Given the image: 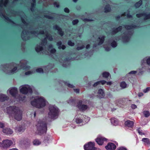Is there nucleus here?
<instances>
[{"instance_id": "f257e3e1", "label": "nucleus", "mask_w": 150, "mask_h": 150, "mask_svg": "<svg viewBox=\"0 0 150 150\" xmlns=\"http://www.w3.org/2000/svg\"><path fill=\"white\" fill-rule=\"evenodd\" d=\"M6 110L9 117L13 116L14 119L18 121L22 120L23 112L18 107L10 106L7 108Z\"/></svg>"}, {"instance_id": "f03ea898", "label": "nucleus", "mask_w": 150, "mask_h": 150, "mask_svg": "<svg viewBox=\"0 0 150 150\" xmlns=\"http://www.w3.org/2000/svg\"><path fill=\"white\" fill-rule=\"evenodd\" d=\"M38 134L41 135L45 134L47 130V124L44 121L40 120L36 125Z\"/></svg>"}, {"instance_id": "7ed1b4c3", "label": "nucleus", "mask_w": 150, "mask_h": 150, "mask_svg": "<svg viewBox=\"0 0 150 150\" xmlns=\"http://www.w3.org/2000/svg\"><path fill=\"white\" fill-rule=\"evenodd\" d=\"M31 105L34 107L40 108L46 105V100L43 97H40L31 101Z\"/></svg>"}, {"instance_id": "20e7f679", "label": "nucleus", "mask_w": 150, "mask_h": 150, "mask_svg": "<svg viewBox=\"0 0 150 150\" xmlns=\"http://www.w3.org/2000/svg\"><path fill=\"white\" fill-rule=\"evenodd\" d=\"M49 109V112L48 113L49 117L51 119H54L56 117L58 116L59 109L56 106H50Z\"/></svg>"}, {"instance_id": "39448f33", "label": "nucleus", "mask_w": 150, "mask_h": 150, "mask_svg": "<svg viewBox=\"0 0 150 150\" xmlns=\"http://www.w3.org/2000/svg\"><path fill=\"white\" fill-rule=\"evenodd\" d=\"M12 144V141L8 139L4 140L2 142H0V147L6 149L9 147Z\"/></svg>"}, {"instance_id": "423d86ee", "label": "nucleus", "mask_w": 150, "mask_h": 150, "mask_svg": "<svg viewBox=\"0 0 150 150\" xmlns=\"http://www.w3.org/2000/svg\"><path fill=\"white\" fill-rule=\"evenodd\" d=\"M82 100H79L77 103V107L80 111L84 112L86 110L88 107L86 105L82 104Z\"/></svg>"}, {"instance_id": "0eeeda50", "label": "nucleus", "mask_w": 150, "mask_h": 150, "mask_svg": "<svg viewBox=\"0 0 150 150\" xmlns=\"http://www.w3.org/2000/svg\"><path fill=\"white\" fill-rule=\"evenodd\" d=\"M28 87L25 86H23L20 89V92L22 94H26L28 93L31 94L33 92L32 88L28 85Z\"/></svg>"}, {"instance_id": "6e6552de", "label": "nucleus", "mask_w": 150, "mask_h": 150, "mask_svg": "<svg viewBox=\"0 0 150 150\" xmlns=\"http://www.w3.org/2000/svg\"><path fill=\"white\" fill-rule=\"evenodd\" d=\"M94 146V143L89 142L88 144L84 145V149L85 150H95L96 148Z\"/></svg>"}, {"instance_id": "1a4fd4ad", "label": "nucleus", "mask_w": 150, "mask_h": 150, "mask_svg": "<svg viewBox=\"0 0 150 150\" xmlns=\"http://www.w3.org/2000/svg\"><path fill=\"white\" fill-rule=\"evenodd\" d=\"M53 28L55 30L58 31V34L61 36H62L64 35V32L62 29L58 25H55L53 26Z\"/></svg>"}, {"instance_id": "9d476101", "label": "nucleus", "mask_w": 150, "mask_h": 150, "mask_svg": "<svg viewBox=\"0 0 150 150\" xmlns=\"http://www.w3.org/2000/svg\"><path fill=\"white\" fill-rule=\"evenodd\" d=\"M115 145L113 143H109L105 146V149L108 150H115L116 148Z\"/></svg>"}, {"instance_id": "9b49d317", "label": "nucleus", "mask_w": 150, "mask_h": 150, "mask_svg": "<svg viewBox=\"0 0 150 150\" xmlns=\"http://www.w3.org/2000/svg\"><path fill=\"white\" fill-rule=\"evenodd\" d=\"M9 92L12 96L16 97L18 93L17 88L15 87H13L10 89Z\"/></svg>"}, {"instance_id": "f8f14e48", "label": "nucleus", "mask_w": 150, "mask_h": 150, "mask_svg": "<svg viewBox=\"0 0 150 150\" xmlns=\"http://www.w3.org/2000/svg\"><path fill=\"white\" fill-rule=\"evenodd\" d=\"M96 142L99 145H102L104 141L106 140V139L105 138L99 137L97 138L96 140Z\"/></svg>"}, {"instance_id": "ddd939ff", "label": "nucleus", "mask_w": 150, "mask_h": 150, "mask_svg": "<svg viewBox=\"0 0 150 150\" xmlns=\"http://www.w3.org/2000/svg\"><path fill=\"white\" fill-rule=\"evenodd\" d=\"M3 132L6 135H10L13 133V131L10 128H6L4 129L3 130Z\"/></svg>"}, {"instance_id": "4468645a", "label": "nucleus", "mask_w": 150, "mask_h": 150, "mask_svg": "<svg viewBox=\"0 0 150 150\" xmlns=\"http://www.w3.org/2000/svg\"><path fill=\"white\" fill-rule=\"evenodd\" d=\"M134 124L132 121L129 120H127L125 122V125L126 127L132 128Z\"/></svg>"}, {"instance_id": "2eb2a0df", "label": "nucleus", "mask_w": 150, "mask_h": 150, "mask_svg": "<svg viewBox=\"0 0 150 150\" xmlns=\"http://www.w3.org/2000/svg\"><path fill=\"white\" fill-rule=\"evenodd\" d=\"M98 98L100 99L103 98L105 96L104 92L102 89L100 88L98 89Z\"/></svg>"}, {"instance_id": "dca6fc26", "label": "nucleus", "mask_w": 150, "mask_h": 150, "mask_svg": "<svg viewBox=\"0 0 150 150\" xmlns=\"http://www.w3.org/2000/svg\"><path fill=\"white\" fill-rule=\"evenodd\" d=\"M9 97L6 95L4 94H0V101L4 102L8 100Z\"/></svg>"}, {"instance_id": "f3484780", "label": "nucleus", "mask_w": 150, "mask_h": 150, "mask_svg": "<svg viewBox=\"0 0 150 150\" xmlns=\"http://www.w3.org/2000/svg\"><path fill=\"white\" fill-rule=\"evenodd\" d=\"M125 28L127 30H130L134 29L137 27V25L132 24L129 25H125Z\"/></svg>"}, {"instance_id": "a211bd4d", "label": "nucleus", "mask_w": 150, "mask_h": 150, "mask_svg": "<svg viewBox=\"0 0 150 150\" xmlns=\"http://www.w3.org/2000/svg\"><path fill=\"white\" fill-rule=\"evenodd\" d=\"M142 141L145 145L150 146V140L149 138H144L142 139Z\"/></svg>"}, {"instance_id": "6ab92c4d", "label": "nucleus", "mask_w": 150, "mask_h": 150, "mask_svg": "<svg viewBox=\"0 0 150 150\" xmlns=\"http://www.w3.org/2000/svg\"><path fill=\"white\" fill-rule=\"evenodd\" d=\"M57 45L58 47V48L59 49H62V50H64L66 48V47L65 45H62V42L61 41L58 42L57 43Z\"/></svg>"}, {"instance_id": "aec40b11", "label": "nucleus", "mask_w": 150, "mask_h": 150, "mask_svg": "<svg viewBox=\"0 0 150 150\" xmlns=\"http://www.w3.org/2000/svg\"><path fill=\"white\" fill-rule=\"evenodd\" d=\"M122 29V26H119L117 28H113L112 31V33H113L116 34L118 32L120 31Z\"/></svg>"}, {"instance_id": "412c9836", "label": "nucleus", "mask_w": 150, "mask_h": 150, "mask_svg": "<svg viewBox=\"0 0 150 150\" xmlns=\"http://www.w3.org/2000/svg\"><path fill=\"white\" fill-rule=\"evenodd\" d=\"M131 32L130 31H128L127 33V35L122 37V39L124 41L126 42H128L129 37L128 35Z\"/></svg>"}, {"instance_id": "4be33fe9", "label": "nucleus", "mask_w": 150, "mask_h": 150, "mask_svg": "<svg viewBox=\"0 0 150 150\" xmlns=\"http://www.w3.org/2000/svg\"><path fill=\"white\" fill-rule=\"evenodd\" d=\"M111 8L109 4L106 5L104 7V12L107 13L110 11Z\"/></svg>"}, {"instance_id": "5701e85b", "label": "nucleus", "mask_w": 150, "mask_h": 150, "mask_svg": "<svg viewBox=\"0 0 150 150\" xmlns=\"http://www.w3.org/2000/svg\"><path fill=\"white\" fill-rule=\"evenodd\" d=\"M144 15L143 16L144 17V20H146L149 19H150V13H147L146 12H143Z\"/></svg>"}, {"instance_id": "b1692460", "label": "nucleus", "mask_w": 150, "mask_h": 150, "mask_svg": "<svg viewBox=\"0 0 150 150\" xmlns=\"http://www.w3.org/2000/svg\"><path fill=\"white\" fill-rule=\"evenodd\" d=\"M143 3L142 0H140L138 2H136L134 4V6L136 8H138L141 6Z\"/></svg>"}, {"instance_id": "393cba45", "label": "nucleus", "mask_w": 150, "mask_h": 150, "mask_svg": "<svg viewBox=\"0 0 150 150\" xmlns=\"http://www.w3.org/2000/svg\"><path fill=\"white\" fill-rule=\"evenodd\" d=\"M48 49H51L50 50L51 53L54 54L55 53L56 50L55 49L53 48V46L52 45L50 44L48 46Z\"/></svg>"}, {"instance_id": "a878e982", "label": "nucleus", "mask_w": 150, "mask_h": 150, "mask_svg": "<svg viewBox=\"0 0 150 150\" xmlns=\"http://www.w3.org/2000/svg\"><path fill=\"white\" fill-rule=\"evenodd\" d=\"M43 49V48L42 46L40 45H38L37 46L35 47V51L37 52H39L42 51Z\"/></svg>"}, {"instance_id": "bb28decb", "label": "nucleus", "mask_w": 150, "mask_h": 150, "mask_svg": "<svg viewBox=\"0 0 150 150\" xmlns=\"http://www.w3.org/2000/svg\"><path fill=\"white\" fill-rule=\"evenodd\" d=\"M105 37L104 35L102 36L101 37H99L98 39L99 40V42L98 43V45H100L102 44L104 42Z\"/></svg>"}, {"instance_id": "cd10ccee", "label": "nucleus", "mask_w": 150, "mask_h": 150, "mask_svg": "<svg viewBox=\"0 0 150 150\" xmlns=\"http://www.w3.org/2000/svg\"><path fill=\"white\" fill-rule=\"evenodd\" d=\"M111 123L114 125H116L118 123L117 120L115 118H112L111 119Z\"/></svg>"}, {"instance_id": "c85d7f7f", "label": "nucleus", "mask_w": 150, "mask_h": 150, "mask_svg": "<svg viewBox=\"0 0 150 150\" xmlns=\"http://www.w3.org/2000/svg\"><path fill=\"white\" fill-rule=\"evenodd\" d=\"M3 16L5 20L9 22L10 23H13V24H16V23L14 22L13 21H12L11 19H10L8 17L5 16L4 14H2V15Z\"/></svg>"}, {"instance_id": "c756f323", "label": "nucleus", "mask_w": 150, "mask_h": 150, "mask_svg": "<svg viewBox=\"0 0 150 150\" xmlns=\"http://www.w3.org/2000/svg\"><path fill=\"white\" fill-rule=\"evenodd\" d=\"M143 113L144 116L146 117H148L150 115V112L147 110H144L143 111Z\"/></svg>"}, {"instance_id": "7c9ffc66", "label": "nucleus", "mask_w": 150, "mask_h": 150, "mask_svg": "<svg viewBox=\"0 0 150 150\" xmlns=\"http://www.w3.org/2000/svg\"><path fill=\"white\" fill-rule=\"evenodd\" d=\"M46 37L49 41H51L52 40L53 38L52 35L48 33L47 32L46 34Z\"/></svg>"}, {"instance_id": "2f4dec72", "label": "nucleus", "mask_w": 150, "mask_h": 150, "mask_svg": "<svg viewBox=\"0 0 150 150\" xmlns=\"http://www.w3.org/2000/svg\"><path fill=\"white\" fill-rule=\"evenodd\" d=\"M33 143L34 145H38L41 143V142L39 140L36 139L33 141Z\"/></svg>"}, {"instance_id": "473e14b6", "label": "nucleus", "mask_w": 150, "mask_h": 150, "mask_svg": "<svg viewBox=\"0 0 150 150\" xmlns=\"http://www.w3.org/2000/svg\"><path fill=\"white\" fill-rule=\"evenodd\" d=\"M127 84L125 81H122L120 83V86L122 88H125L126 87Z\"/></svg>"}, {"instance_id": "72a5a7b5", "label": "nucleus", "mask_w": 150, "mask_h": 150, "mask_svg": "<svg viewBox=\"0 0 150 150\" xmlns=\"http://www.w3.org/2000/svg\"><path fill=\"white\" fill-rule=\"evenodd\" d=\"M111 46L113 48H115L117 47V44L115 40H113L111 43Z\"/></svg>"}, {"instance_id": "f704fd0d", "label": "nucleus", "mask_w": 150, "mask_h": 150, "mask_svg": "<svg viewBox=\"0 0 150 150\" xmlns=\"http://www.w3.org/2000/svg\"><path fill=\"white\" fill-rule=\"evenodd\" d=\"M110 75V74L107 72H104L103 73V77H105L106 78H107L108 77L109 75Z\"/></svg>"}, {"instance_id": "c9c22d12", "label": "nucleus", "mask_w": 150, "mask_h": 150, "mask_svg": "<svg viewBox=\"0 0 150 150\" xmlns=\"http://www.w3.org/2000/svg\"><path fill=\"white\" fill-rule=\"evenodd\" d=\"M36 6V3H31V7L30 8V10L31 11H34V9L35 8Z\"/></svg>"}, {"instance_id": "e433bc0d", "label": "nucleus", "mask_w": 150, "mask_h": 150, "mask_svg": "<svg viewBox=\"0 0 150 150\" xmlns=\"http://www.w3.org/2000/svg\"><path fill=\"white\" fill-rule=\"evenodd\" d=\"M83 120L80 118H77L76 119V122L77 124L83 122Z\"/></svg>"}, {"instance_id": "4c0bfd02", "label": "nucleus", "mask_w": 150, "mask_h": 150, "mask_svg": "<svg viewBox=\"0 0 150 150\" xmlns=\"http://www.w3.org/2000/svg\"><path fill=\"white\" fill-rule=\"evenodd\" d=\"M68 45L70 46H74L75 44L74 42H72L71 40H69L68 42Z\"/></svg>"}, {"instance_id": "58836bf2", "label": "nucleus", "mask_w": 150, "mask_h": 150, "mask_svg": "<svg viewBox=\"0 0 150 150\" xmlns=\"http://www.w3.org/2000/svg\"><path fill=\"white\" fill-rule=\"evenodd\" d=\"M66 85H67L69 87L73 88L74 87V86L73 85L67 83V82L64 83Z\"/></svg>"}, {"instance_id": "ea45409f", "label": "nucleus", "mask_w": 150, "mask_h": 150, "mask_svg": "<svg viewBox=\"0 0 150 150\" xmlns=\"http://www.w3.org/2000/svg\"><path fill=\"white\" fill-rule=\"evenodd\" d=\"M36 71L38 73H42L43 72V70L42 68H37L36 69Z\"/></svg>"}, {"instance_id": "a19ab883", "label": "nucleus", "mask_w": 150, "mask_h": 150, "mask_svg": "<svg viewBox=\"0 0 150 150\" xmlns=\"http://www.w3.org/2000/svg\"><path fill=\"white\" fill-rule=\"evenodd\" d=\"M79 21L77 19H76L72 21V23L73 25H75L78 23Z\"/></svg>"}, {"instance_id": "79ce46f5", "label": "nucleus", "mask_w": 150, "mask_h": 150, "mask_svg": "<svg viewBox=\"0 0 150 150\" xmlns=\"http://www.w3.org/2000/svg\"><path fill=\"white\" fill-rule=\"evenodd\" d=\"M8 1V0H5L4 2H3L1 3V6H2V4L4 6H6Z\"/></svg>"}, {"instance_id": "37998d69", "label": "nucleus", "mask_w": 150, "mask_h": 150, "mask_svg": "<svg viewBox=\"0 0 150 150\" xmlns=\"http://www.w3.org/2000/svg\"><path fill=\"white\" fill-rule=\"evenodd\" d=\"M17 69V67H15L12 69L11 70L10 73L11 74L14 73L16 70Z\"/></svg>"}, {"instance_id": "c03bdc74", "label": "nucleus", "mask_w": 150, "mask_h": 150, "mask_svg": "<svg viewBox=\"0 0 150 150\" xmlns=\"http://www.w3.org/2000/svg\"><path fill=\"white\" fill-rule=\"evenodd\" d=\"M143 13V12L142 13H140L136 14V16L138 18H139L142 16H143V15H144Z\"/></svg>"}, {"instance_id": "a18cd8bd", "label": "nucleus", "mask_w": 150, "mask_h": 150, "mask_svg": "<svg viewBox=\"0 0 150 150\" xmlns=\"http://www.w3.org/2000/svg\"><path fill=\"white\" fill-rule=\"evenodd\" d=\"M84 45H83L81 46L80 47H77L76 48V49L78 50H81L83 49L84 48Z\"/></svg>"}, {"instance_id": "49530a36", "label": "nucleus", "mask_w": 150, "mask_h": 150, "mask_svg": "<svg viewBox=\"0 0 150 150\" xmlns=\"http://www.w3.org/2000/svg\"><path fill=\"white\" fill-rule=\"evenodd\" d=\"M47 43V40L46 39H44L42 40L41 42V44L42 45L44 44H46Z\"/></svg>"}, {"instance_id": "de8ad7c7", "label": "nucleus", "mask_w": 150, "mask_h": 150, "mask_svg": "<svg viewBox=\"0 0 150 150\" xmlns=\"http://www.w3.org/2000/svg\"><path fill=\"white\" fill-rule=\"evenodd\" d=\"M138 133L141 135H144L145 134L144 133L142 132V130H140V128H139L137 130Z\"/></svg>"}, {"instance_id": "09e8293b", "label": "nucleus", "mask_w": 150, "mask_h": 150, "mask_svg": "<svg viewBox=\"0 0 150 150\" xmlns=\"http://www.w3.org/2000/svg\"><path fill=\"white\" fill-rule=\"evenodd\" d=\"M44 17L47 18L49 19H54V17L50 15H45L44 16Z\"/></svg>"}, {"instance_id": "8fccbe9b", "label": "nucleus", "mask_w": 150, "mask_h": 150, "mask_svg": "<svg viewBox=\"0 0 150 150\" xmlns=\"http://www.w3.org/2000/svg\"><path fill=\"white\" fill-rule=\"evenodd\" d=\"M83 20V21H84V22H86V21H87V22L91 21H93V20H92V19H88V18H84Z\"/></svg>"}, {"instance_id": "3c124183", "label": "nucleus", "mask_w": 150, "mask_h": 150, "mask_svg": "<svg viewBox=\"0 0 150 150\" xmlns=\"http://www.w3.org/2000/svg\"><path fill=\"white\" fill-rule=\"evenodd\" d=\"M150 90V87H148L146 88V89L143 90V92L144 93H146Z\"/></svg>"}, {"instance_id": "603ef678", "label": "nucleus", "mask_w": 150, "mask_h": 150, "mask_svg": "<svg viewBox=\"0 0 150 150\" xmlns=\"http://www.w3.org/2000/svg\"><path fill=\"white\" fill-rule=\"evenodd\" d=\"M54 6H56L57 8H59V3L57 2H54Z\"/></svg>"}, {"instance_id": "864d4df0", "label": "nucleus", "mask_w": 150, "mask_h": 150, "mask_svg": "<svg viewBox=\"0 0 150 150\" xmlns=\"http://www.w3.org/2000/svg\"><path fill=\"white\" fill-rule=\"evenodd\" d=\"M99 82L100 84L101 83V84L102 85L104 84L105 83L107 82L105 81L104 80L99 81Z\"/></svg>"}, {"instance_id": "5fc2aeb1", "label": "nucleus", "mask_w": 150, "mask_h": 150, "mask_svg": "<svg viewBox=\"0 0 150 150\" xmlns=\"http://www.w3.org/2000/svg\"><path fill=\"white\" fill-rule=\"evenodd\" d=\"M64 11L66 13H69V10L67 8H65L64 9Z\"/></svg>"}, {"instance_id": "6e6d98bb", "label": "nucleus", "mask_w": 150, "mask_h": 150, "mask_svg": "<svg viewBox=\"0 0 150 150\" xmlns=\"http://www.w3.org/2000/svg\"><path fill=\"white\" fill-rule=\"evenodd\" d=\"M49 138L48 137H45L44 138V141L46 142H48L49 141Z\"/></svg>"}, {"instance_id": "4d7b16f0", "label": "nucleus", "mask_w": 150, "mask_h": 150, "mask_svg": "<svg viewBox=\"0 0 150 150\" xmlns=\"http://www.w3.org/2000/svg\"><path fill=\"white\" fill-rule=\"evenodd\" d=\"M119 103L120 104H121L122 103V99H120L119 100H117L116 101L115 103L117 104V105H118V103Z\"/></svg>"}, {"instance_id": "13d9d810", "label": "nucleus", "mask_w": 150, "mask_h": 150, "mask_svg": "<svg viewBox=\"0 0 150 150\" xmlns=\"http://www.w3.org/2000/svg\"><path fill=\"white\" fill-rule=\"evenodd\" d=\"M118 150H127V149L123 147H121L118 149Z\"/></svg>"}, {"instance_id": "bf43d9fd", "label": "nucleus", "mask_w": 150, "mask_h": 150, "mask_svg": "<svg viewBox=\"0 0 150 150\" xmlns=\"http://www.w3.org/2000/svg\"><path fill=\"white\" fill-rule=\"evenodd\" d=\"M131 107L133 109H135L137 108V106L135 105L134 104H132L131 105Z\"/></svg>"}, {"instance_id": "052dcab7", "label": "nucleus", "mask_w": 150, "mask_h": 150, "mask_svg": "<svg viewBox=\"0 0 150 150\" xmlns=\"http://www.w3.org/2000/svg\"><path fill=\"white\" fill-rule=\"evenodd\" d=\"M32 73V71H29L26 72L25 73V74L26 75H29L30 74H31Z\"/></svg>"}, {"instance_id": "680f3d73", "label": "nucleus", "mask_w": 150, "mask_h": 150, "mask_svg": "<svg viewBox=\"0 0 150 150\" xmlns=\"http://www.w3.org/2000/svg\"><path fill=\"white\" fill-rule=\"evenodd\" d=\"M146 63L148 65H150V58H148L146 60Z\"/></svg>"}, {"instance_id": "e2e57ef3", "label": "nucleus", "mask_w": 150, "mask_h": 150, "mask_svg": "<svg viewBox=\"0 0 150 150\" xmlns=\"http://www.w3.org/2000/svg\"><path fill=\"white\" fill-rule=\"evenodd\" d=\"M24 33L22 34L21 35V38L24 41H26V39L25 38V36L23 35Z\"/></svg>"}, {"instance_id": "0e129e2a", "label": "nucleus", "mask_w": 150, "mask_h": 150, "mask_svg": "<svg viewBox=\"0 0 150 150\" xmlns=\"http://www.w3.org/2000/svg\"><path fill=\"white\" fill-rule=\"evenodd\" d=\"M99 81H98L95 83H94V84H93V86L94 87H96V86L98 85L99 84Z\"/></svg>"}, {"instance_id": "69168bd1", "label": "nucleus", "mask_w": 150, "mask_h": 150, "mask_svg": "<svg viewBox=\"0 0 150 150\" xmlns=\"http://www.w3.org/2000/svg\"><path fill=\"white\" fill-rule=\"evenodd\" d=\"M4 127V124L1 122H0V127L3 128Z\"/></svg>"}, {"instance_id": "338daca9", "label": "nucleus", "mask_w": 150, "mask_h": 150, "mask_svg": "<svg viewBox=\"0 0 150 150\" xmlns=\"http://www.w3.org/2000/svg\"><path fill=\"white\" fill-rule=\"evenodd\" d=\"M3 66V67L4 68H8V64H4L3 65H2Z\"/></svg>"}, {"instance_id": "774afa93", "label": "nucleus", "mask_w": 150, "mask_h": 150, "mask_svg": "<svg viewBox=\"0 0 150 150\" xmlns=\"http://www.w3.org/2000/svg\"><path fill=\"white\" fill-rule=\"evenodd\" d=\"M105 50L107 51H109L110 50V48L109 47H107L105 48Z\"/></svg>"}]
</instances>
